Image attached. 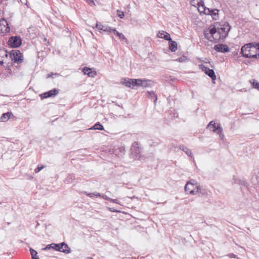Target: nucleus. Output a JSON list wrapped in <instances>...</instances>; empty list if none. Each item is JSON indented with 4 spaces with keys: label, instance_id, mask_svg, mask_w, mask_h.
<instances>
[{
    "label": "nucleus",
    "instance_id": "obj_52",
    "mask_svg": "<svg viewBox=\"0 0 259 259\" xmlns=\"http://www.w3.org/2000/svg\"><path fill=\"white\" fill-rule=\"evenodd\" d=\"M41 38H42V37H41ZM43 39H44V41H45V42L46 41L47 42V43H45L46 45H47V44L49 43V41H47V38H46L44 37V38H43Z\"/></svg>",
    "mask_w": 259,
    "mask_h": 259
},
{
    "label": "nucleus",
    "instance_id": "obj_15",
    "mask_svg": "<svg viewBox=\"0 0 259 259\" xmlns=\"http://www.w3.org/2000/svg\"><path fill=\"white\" fill-rule=\"evenodd\" d=\"M60 247H61L60 243L56 244V243H53L47 245L46 246V247L44 248V249L45 250H49L51 248H52V249H55L56 251H58L60 252V251H61Z\"/></svg>",
    "mask_w": 259,
    "mask_h": 259
},
{
    "label": "nucleus",
    "instance_id": "obj_53",
    "mask_svg": "<svg viewBox=\"0 0 259 259\" xmlns=\"http://www.w3.org/2000/svg\"><path fill=\"white\" fill-rule=\"evenodd\" d=\"M198 194H201V195H205V192H203V191H202L201 190V193H199Z\"/></svg>",
    "mask_w": 259,
    "mask_h": 259
},
{
    "label": "nucleus",
    "instance_id": "obj_54",
    "mask_svg": "<svg viewBox=\"0 0 259 259\" xmlns=\"http://www.w3.org/2000/svg\"><path fill=\"white\" fill-rule=\"evenodd\" d=\"M52 75H53V73L49 74L48 75L47 78H49V77H50Z\"/></svg>",
    "mask_w": 259,
    "mask_h": 259
},
{
    "label": "nucleus",
    "instance_id": "obj_34",
    "mask_svg": "<svg viewBox=\"0 0 259 259\" xmlns=\"http://www.w3.org/2000/svg\"><path fill=\"white\" fill-rule=\"evenodd\" d=\"M122 83L124 84L125 86L132 88L131 79H128L127 81L125 79V81H123Z\"/></svg>",
    "mask_w": 259,
    "mask_h": 259
},
{
    "label": "nucleus",
    "instance_id": "obj_9",
    "mask_svg": "<svg viewBox=\"0 0 259 259\" xmlns=\"http://www.w3.org/2000/svg\"><path fill=\"white\" fill-rule=\"evenodd\" d=\"M164 37L165 38V40L168 41L169 49L172 52H176L178 48V45L177 42L171 39L170 35H166Z\"/></svg>",
    "mask_w": 259,
    "mask_h": 259
},
{
    "label": "nucleus",
    "instance_id": "obj_38",
    "mask_svg": "<svg viewBox=\"0 0 259 259\" xmlns=\"http://www.w3.org/2000/svg\"><path fill=\"white\" fill-rule=\"evenodd\" d=\"M44 166L42 165H38L37 167L35 169V172L37 173L39 172L42 168H44Z\"/></svg>",
    "mask_w": 259,
    "mask_h": 259
},
{
    "label": "nucleus",
    "instance_id": "obj_33",
    "mask_svg": "<svg viewBox=\"0 0 259 259\" xmlns=\"http://www.w3.org/2000/svg\"><path fill=\"white\" fill-rule=\"evenodd\" d=\"M4 56L6 57H8L9 56L8 52L4 50H0V57H3Z\"/></svg>",
    "mask_w": 259,
    "mask_h": 259
},
{
    "label": "nucleus",
    "instance_id": "obj_13",
    "mask_svg": "<svg viewBox=\"0 0 259 259\" xmlns=\"http://www.w3.org/2000/svg\"><path fill=\"white\" fill-rule=\"evenodd\" d=\"M0 30L2 31L4 30L6 32H9L10 30L8 23L5 18L0 19Z\"/></svg>",
    "mask_w": 259,
    "mask_h": 259
},
{
    "label": "nucleus",
    "instance_id": "obj_6",
    "mask_svg": "<svg viewBox=\"0 0 259 259\" xmlns=\"http://www.w3.org/2000/svg\"><path fill=\"white\" fill-rule=\"evenodd\" d=\"M140 144L138 142L133 143L131 150V153L135 158H137L140 156L142 148L139 146Z\"/></svg>",
    "mask_w": 259,
    "mask_h": 259
},
{
    "label": "nucleus",
    "instance_id": "obj_17",
    "mask_svg": "<svg viewBox=\"0 0 259 259\" xmlns=\"http://www.w3.org/2000/svg\"><path fill=\"white\" fill-rule=\"evenodd\" d=\"M82 71L85 75H88L90 77H94L96 74V71H93L91 68L87 67H84Z\"/></svg>",
    "mask_w": 259,
    "mask_h": 259
},
{
    "label": "nucleus",
    "instance_id": "obj_10",
    "mask_svg": "<svg viewBox=\"0 0 259 259\" xmlns=\"http://www.w3.org/2000/svg\"><path fill=\"white\" fill-rule=\"evenodd\" d=\"M59 93V90L56 89H53L50 91L46 92L40 95V97L41 99L50 98V97H54L56 95H57Z\"/></svg>",
    "mask_w": 259,
    "mask_h": 259
},
{
    "label": "nucleus",
    "instance_id": "obj_46",
    "mask_svg": "<svg viewBox=\"0 0 259 259\" xmlns=\"http://www.w3.org/2000/svg\"><path fill=\"white\" fill-rule=\"evenodd\" d=\"M160 143V140L158 139L157 140L156 142H152V144H151V146H152V145H154V146H155V145H158L159 143Z\"/></svg>",
    "mask_w": 259,
    "mask_h": 259
},
{
    "label": "nucleus",
    "instance_id": "obj_32",
    "mask_svg": "<svg viewBox=\"0 0 259 259\" xmlns=\"http://www.w3.org/2000/svg\"><path fill=\"white\" fill-rule=\"evenodd\" d=\"M244 58H257L258 57V53H256L254 55H252L251 53H248L247 54H244Z\"/></svg>",
    "mask_w": 259,
    "mask_h": 259
},
{
    "label": "nucleus",
    "instance_id": "obj_30",
    "mask_svg": "<svg viewBox=\"0 0 259 259\" xmlns=\"http://www.w3.org/2000/svg\"><path fill=\"white\" fill-rule=\"evenodd\" d=\"M249 82L254 88L259 90V83L255 79L250 80Z\"/></svg>",
    "mask_w": 259,
    "mask_h": 259
},
{
    "label": "nucleus",
    "instance_id": "obj_4",
    "mask_svg": "<svg viewBox=\"0 0 259 259\" xmlns=\"http://www.w3.org/2000/svg\"><path fill=\"white\" fill-rule=\"evenodd\" d=\"M207 128H209L210 130L213 132L217 133L221 138L224 137V135L222 134L223 128L221 126L220 124H218L217 125L215 122H213V121L209 122L207 126Z\"/></svg>",
    "mask_w": 259,
    "mask_h": 259
},
{
    "label": "nucleus",
    "instance_id": "obj_31",
    "mask_svg": "<svg viewBox=\"0 0 259 259\" xmlns=\"http://www.w3.org/2000/svg\"><path fill=\"white\" fill-rule=\"evenodd\" d=\"M204 36L205 38L208 39L210 41H212V37L210 33V27H209V32L207 31H204Z\"/></svg>",
    "mask_w": 259,
    "mask_h": 259
},
{
    "label": "nucleus",
    "instance_id": "obj_21",
    "mask_svg": "<svg viewBox=\"0 0 259 259\" xmlns=\"http://www.w3.org/2000/svg\"><path fill=\"white\" fill-rule=\"evenodd\" d=\"M195 188H196V190H195V189H192L189 191V193L191 195H196L199 193H201V187L200 185H197L195 186Z\"/></svg>",
    "mask_w": 259,
    "mask_h": 259
},
{
    "label": "nucleus",
    "instance_id": "obj_12",
    "mask_svg": "<svg viewBox=\"0 0 259 259\" xmlns=\"http://www.w3.org/2000/svg\"><path fill=\"white\" fill-rule=\"evenodd\" d=\"M96 28L100 30L105 32H107L108 34L111 33V27L106 25H103L101 23L97 22L96 24Z\"/></svg>",
    "mask_w": 259,
    "mask_h": 259
},
{
    "label": "nucleus",
    "instance_id": "obj_40",
    "mask_svg": "<svg viewBox=\"0 0 259 259\" xmlns=\"http://www.w3.org/2000/svg\"><path fill=\"white\" fill-rule=\"evenodd\" d=\"M86 2L91 6L95 5V3L94 0H86Z\"/></svg>",
    "mask_w": 259,
    "mask_h": 259
},
{
    "label": "nucleus",
    "instance_id": "obj_56",
    "mask_svg": "<svg viewBox=\"0 0 259 259\" xmlns=\"http://www.w3.org/2000/svg\"><path fill=\"white\" fill-rule=\"evenodd\" d=\"M122 150H123V151H124V149H122V148H120V151L121 152H122Z\"/></svg>",
    "mask_w": 259,
    "mask_h": 259
},
{
    "label": "nucleus",
    "instance_id": "obj_55",
    "mask_svg": "<svg viewBox=\"0 0 259 259\" xmlns=\"http://www.w3.org/2000/svg\"><path fill=\"white\" fill-rule=\"evenodd\" d=\"M3 64H4V61H3V60H1V61H0V65H3Z\"/></svg>",
    "mask_w": 259,
    "mask_h": 259
},
{
    "label": "nucleus",
    "instance_id": "obj_43",
    "mask_svg": "<svg viewBox=\"0 0 259 259\" xmlns=\"http://www.w3.org/2000/svg\"><path fill=\"white\" fill-rule=\"evenodd\" d=\"M202 2H200V3H198V10L200 12V13H202L203 12V10L202 9Z\"/></svg>",
    "mask_w": 259,
    "mask_h": 259
},
{
    "label": "nucleus",
    "instance_id": "obj_41",
    "mask_svg": "<svg viewBox=\"0 0 259 259\" xmlns=\"http://www.w3.org/2000/svg\"><path fill=\"white\" fill-rule=\"evenodd\" d=\"M84 193L86 195L89 196L90 197H93L95 196V192H94V193H88L87 192L84 191Z\"/></svg>",
    "mask_w": 259,
    "mask_h": 259
},
{
    "label": "nucleus",
    "instance_id": "obj_50",
    "mask_svg": "<svg viewBox=\"0 0 259 259\" xmlns=\"http://www.w3.org/2000/svg\"><path fill=\"white\" fill-rule=\"evenodd\" d=\"M102 195V194H100V193H98V192H95V196H96V197H101Z\"/></svg>",
    "mask_w": 259,
    "mask_h": 259
},
{
    "label": "nucleus",
    "instance_id": "obj_19",
    "mask_svg": "<svg viewBox=\"0 0 259 259\" xmlns=\"http://www.w3.org/2000/svg\"><path fill=\"white\" fill-rule=\"evenodd\" d=\"M179 148L181 150H183L185 153H186L189 156L191 157H193V154L192 151L188 149L187 147H185L184 145H180Z\"/></svg>",
    "mask_w": 259,
    "mask_h": 259
},
{
    "label": "nucleus",
    "instance_id": "obj_39",
    "mask_svg": "<svg viewBox=\"0 0 259 259\" xmlns=\"http://www.w3.org/2000/svg\"><path fill=\"white\" fill-rule=\"evenodd\" d=\"M113 32L115 34H116V35H117L118 36L119 35H120V32H119L118 31L116 30V28H112L111 27V32Z\"/></svg>",
    "mask_w": 259,
    "mask_h": 259
},
{
    "label": "nucleus",
    "instance_id": "obj_18",
    "mask_svg": "<svg viewBox=\"0 0 259 259\" xmlns=\"http://www.w3.org/2000/svg\"><path fill=\"white\" fill-rule=\"evenodd\" d=\"M11 115H12V113L9 112L3 114L0 118L1 121L6 122L8 121L11 117Z\"/></svg>",
    "mask_w": 259,
    "mask_h": 259
},
{
    "label": "nucleus",
    "instance_id": "obj_25",
    "mask_svg": "<svg viewBox=\"0 0 259 259\" xmlns=\"http://www.w3.org/2000/svg\"><path fill=\"white\" fill-rule=\"evenodd\" d=\"M166 35H168L170 34L164 30H161L158 32V33L157 34V36L159 38H163L164 39H165V38L164 37Z\"/></svg>",
    "mask_w": 259,
    "mask_h": 259
},
{
    "label": "nucleus",
    "instance_id": "obj_26",
    "mask_svg": "<svg viewBox=\"0 0 259 259\" xmlns=\"http://www.w3.org/2000/svg\"><path fill=\"white\" fill-rule=\"evenodd\" d=\"M140 79H131L132 88L134 89L135 87H139Z\"/></svg>",
    "mask_w": 259,
    "mask_h": 259
},
{
    "label": "nucleus",
    "instance_id": "obj_23",
    "mask_svg": "<svg viewBox=\"0 0 259 259\" xmlns=\"http://www.w3.org/2000/svg\"><path fill=\"white\" fill-rule=\"evenodd\" d=\"M90 130H103L104 126L103 125L100 123V122H98L95 123L92 127L90 128Z\"/></svg>",
    "mask_w": 259,
    "mask_h": 259
},
{
    "label": "nucleus",
    "instance_id": "obj_27",
    "mask_svg": "<svg viewBox=\"0 0 259 259\" xmlns=\"http://www.w3.org/2000/svg\"><path fill=\"white\" fill-rule=\"evenodd\" d=\"M233 180L234 181V183L235 184H239L240 185H241L243 186L247 187V182L246 181H241L240 180H237V179H235V177H234Z\"/></svg>",
    "mask_w": 259,
    "mask_h": 259
},
{
    "label": "nucleus",
    "instance_id": "obj_5",
    "mask_svg": "<svg viewBox=\"0 0 259 259\" xmlns=\"http://www.w3.org/2000/svg\"><path fill=\"white\" fill-rule=\"evenodd\" d=\"M8 43L11 47L17 48L21 45L22 39L20 36H12L9 38Z\"/></svg>",
    "mask_w": 259,
    "mask_h": 259
},
{
    "label": "nucleus",
    "instance_id": "obj_57",
    "mask_svg": "<svg viewBox=\"0 0 259 259\" xmlns=\"http://www.w3.org/2000/svg\"><path fill=\"white\" fill-rule=\"evenodd\" d=\"M87 259H93L92 257H88Z\"/></svg>",
    "mask_w": 259,
    "mask_h": 259
},
{
    "label": "nucleus",
    "instance_id": "obj_37",
    "mask_svg": "<svg viewBox=\"0 0 259 259\" xmlns=\"http://www.w3.org/2000/svg\"><path fill=\"white\" fill-rule=\"evenodd\" d=\"M118 37L121 41H124L127 43V39L122 33H121L120 35L118 36Z\"/></svg>",
    "mask_w": 259,
    "mask_h": 259
},
{
    "label": "nucleus",
    "instance_id": "obj_11",
    "mask_svg": "<svg viewBox=\"0 0 259 259\" xmlns=\"http://www.w3.org/2000/svg\"><path fill=\"white\" fill-rule=\"evenodd\" d=\"M214 50L217 52L225 53L229 52V48L227 45L219 44L214 46Z\"/></svg>",
    "mask_w": 259,
    "mask_h": 259
},
{
    "label": "nucleus",
    "instance_id": "obj_24",
    "mask_svg": "<svg viewBox=\"0 0 259 259\" xmlns=\"http://www.w3.org/2000/svg\"><path fill=\"white\" fill-rule=\"evenodd\" d=\"M147 93L148 94V97L151 98V99H153L154 102L155 104V103L157 100V95L155 94L154 92H153V91L148 92Z\"/></svg>",
    "mask_w": 259,
    "mask_h": 259
},
{
    "label": "nucleus",
    "instance_id": "obj_44",
    "mask_svg": "<svg viewBox=\"0 0 259 259\" xmlns=\"http://www.w3.org/2000/svg\"><path fill=\"white\" fill-rule=\"evenodd\" d=\"M108 209L111 212H120L119 210H118L117 209H115L113 208L108 207Z\"/></svg>",
    "mask_w": 259,
    "mask_h": 259
},
{
    "label": "nucleus",
    "instance_id": "obj_28",
    "mask_svg": "<svg viewBox=\"0 0 259 259\" xmlns=\"http://www.w3.org/2000/svg\"><path fill=\"white\" fill-rule=\"evenodd\" d=\"M202 8L203 10V13L205 15H209L212 9H210L209 8H206L203 3V2H202Z\"/></svg>",
    "mask_w": 259,
    "mask_h": 259
},
{
    "label": "nucleus",
    "instance_id": "obj_29",
    "mask_svg": "<svg viewBox=\"0 0 259 259\" xmlns=\"http://www.w3.org/2000/svg\"><path fill=\"white\" fill-rule=\"evenodd\" d=\"M140 81H139V87H147L149 85L148 83V81H149L148 80L140 79Z\"/></svg>",
    "mask_w": 259,
    "mask_h": 259
},
{
    "label": "nucleus",
    "instance_id": "obj_1",
    "mask_svg": "<svg viewBox=\"0 0 259 259\" xmlns=\"http://www.w3.org/2000/svg\"><path fill=\"white\" fill-rule=\"evenodd\" d=\"M220 27L217 28L219 33L222 35V38L225 39L228 35V33L231 29V26L229 23L227 22H222V24H220Z\"/></svg>",
    "mask_w": 259,
    "mask_h": 259
},
{
    "label": "nucleus",
    "instance_id": "obj_7",
    "mask_svg": "<svg viewBox=\"0 0 259 259\" xmlns=\"http://www.w3.org/2000/svg\"><path fill=\"white\" fill-rule=\"evenodd\" d=\"M199 68L201 69L202 71L204 72L206 75L210 77L212 80L216 79V76L213 70L206 67L203 64L199 65Z\"/></svg>",
    "mask_w": 259,
    "mask_h": 259
},
{
    "label": "nucleus",
    "instance_id": "obj_42",
    "mask_svg": "<svg viewBox=\"0 0 259 259\" xmlns=\"http://www.w3.org/2000/svg\"><path fill=\"white\" fill-rule=\"evenodd\" d=\"M101 197L104 200H107L109 202H110V199H111V198L108 197L105 194H102Z\"/></svg>",
    "mask_w": 259,
    "mask_h": 259
},
{
    "label": "nucleus",
    "instance_id": "obj_2",
    "mask_svg": "<svg viewBox=\"0 0 259 259\" xmlns=\"http://www.w3.org/2000/svg\"><path fill=\"white\" fill-rule=\"evenodd\" d=\"M9 56L11 60L15 63H20L22 62L23 59L22 54L19 50H13L9 53Z\"/></svg>",
    "mask_w": 259,
    "mask_h": 259
},
{
    "label": "nucleus",
    "instance_id": "obj_45",
    "mask_svg": "<svg viewBox=\"0 0 259 259\" xmlns=\"http://www.w3.org/2000/svg\"><path fill=\"white\" fill-rule=\"evenodd\" d=\"M37 252L33 249V259H39L38 256L37 255Z\"/></svg>",
    "mask_w": 259,
    "mask_h": 259
},
{
    "label": "nucleus",
    "instance_id": "obj_8",
    "mask_svg": "<svg viewBox=\"0 0 259 259\" xmlns=\"http://www.w3.org/2000/svg\"><path fill=\"white\" fill-rule=\"evenodd\" d=\"M254 43L250 42L244 45L241 49L240 53L244 57V54H247L248 53H251V49H254Z\"/></svg>",
    "mask_w": 259,
    "mask_h": 259
},
{
    "label": "nucleus",
    "instance_id": "obj_3",
    "mask_svg": "<svg viewBox=\"0 0 259 259\" xmlns=\"http://www.w3.org/2000/svg\"><path fill=\"white\" fill-rule=\"evenodd\" d=\"M210 33L212 37V41L217 43L220 41H224L223 38H222L221 34L219 33L217 28L214 25L210 26Z\"/></svg>",
    "mask_w": 259,
    "mask_h": 259
},
{
    "label": "nucleus",
    "instance_id": "obj_58",
    "mask_svg": "<svg viewBox=\"0 0 259 259\" xmlns=\"http://www.w3.org/2000/svg\"><path fill=\"white\" fill-rule=\"evenodd\" d=\"M189 188H192V189H195V187H193L191 186H189Z\"/></svg>",
    "mask_w": 259,
    "mask_h": 259
},
{
    "label": "nucleus",
    "instance_id": "obj_49",
    "mask_svg": "<svg viewBox=\"0 0 259 259\" xmlns=\"http://www.w3.org/2000/svg\"><path fill=\"white\" fill-rule=\"evenodd\" d=\"M177 117H178V113L174 111L173 112V116L171 117V118H175Z\"/></svg>",
    "mask_w": 259,
    "mask_h": 259
},
{
    "label": "nucleus",
    "instance_id": "obj_51",
    "mask_svg": "<svg viewBox=\"0 0 259 259\" xmlns=\"http://www.w3.org/2000/svg\"><path fill=\"white\" fill-rule=\"evenodd\" d=\"M29 251H30V255L31 256V258L32 259V251H33L32 248L30 247L29 249Z\"/></svg>",
    "mask_w": 259,
    "mask_h": 259
},
{
    "label": "nucleus",
    "instance_id": "obj_48",
    "mask_svg": "<svg viewBox=\"0 0 259 259\" xmlns=\"http://www.w3.org/2000/svg\"><path fill=\"white\" fill-rule=\"evenodd\" d=\"M228 256L231 257V258H238L237 257V255L234 254V253H230L228 254Z\"/></svg>",
    "mask_w": 259,
    "mask_h": 259
},
{
    "label": "nucleus",
    "instance_id": "obj_36",
    "mask_svg": "<svg viewBox=\"0 0 259 259\" xmlns=\"http://www.w3.org/2000/svg\"><path fill=\"white\" fill-rule=\"evenodd\" d=\"M187 60H188V59L186 57L182 56V57H180L178 58V59H177L176 60V61L179 62H184Z\"/></svg>",
    "mask_w": 259,
    "mask_h": 259
},
{
    "label": "nucleus",
    "instance_id": "obj_35",
    "mask_svg": "<svg viewBox=\"0 0 259 259\" xmlns=\"http://www.w3.org/2000/svg\"><path fill=\"white\" fill-rule=\"evenodd\" d=\"M117 16L121 19L123 18L124 17V12L119 10H117Z\"/></svg>",
    "mask_w": 259,
    "mask_h": 259
},
{
    "label": "nucleus",
    "instance_id": "obj_20",
    "mask_svg": "<svg viewBox=\"0 0 259 259\" xmlns=\"http://www.w3.org/2000/svg\"><path fill=\"white\" fill-rule=\"evenodd\" d=\"M219 10L218 9H212L211 12L209 15H210L212 18L217 20L219 19Z\"/></svg>",
    "mask_w": 259,
    "mask_h": 259
},
{
    "label": "nucleus",
    "instance_id": "obj_16",
    "mask_svg": "<svg viewBox=\"0 0 259 259\" xmlns=\"http://www.w3.org/2000/svg\"><path fill=\"white\" fill-rule=\"evenodd\" d=\"M60 252L65 253L66 254H68L71 252L70 248L65 242L60 243Z\"/></svg>",
    "mask_w": 259,
    "mask_h": 259
},
{
    "label": "nucleus",
    "instance_id": "obj_47",
    "mask_svg": "<svg viewBox=\"0 0 259 259\" xmlns=\"http://www.w3.org/2000/svg\"><path fill=\"white\" fill-rule=\"evenodd\" d=\"M110 202H113V203H115L116 204H119V201L117 199H113L112 198L110 199Z\"/></svg>",
    "mask_w": 259,
    "mask_h": 259
},
{
    "label": "nucleus",
    "instance_id": "obj_14",
    "mask_svg": "<svg viewBox=\"0 0 259 259\" xmlns=\"http://www.w3.org/2000/svg\"><path fill=\"white\" fill-rule=\"evenodd\" d=\"M197 185V182L194 180H191L188 181L185 186V191H191L193 189L192 188H189V186H191L193 187H195Z\"/></svg>",
    "mask_w": 259,
    "mask_h": 259
},
{
    "label": "nucleus",
    "instance_id": "obj_22",
    "mask_svg": "<svg viewBox=\"0 0 259 259\" xmlns=\"http://www.w3.org/2000/svg\"><path fill=\"white\" fill-rule=\"evenodd\" d=\"M75 179V175L74 174H69L67 178L65 179V183L67 184H70L73 182Z\"/></svg>",
    "mask_w": 259,
    "mask_h": 259
}]
</instances>
